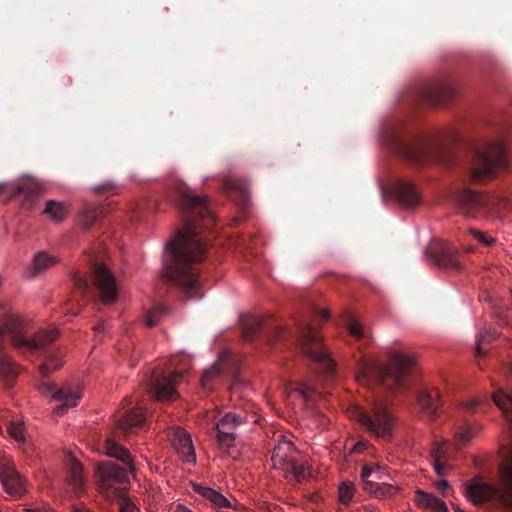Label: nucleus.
I'll list each match as a JSON object with an SVG mask.
<instances>
[{
  "instance_id": "0eeeda50",
  "label": "nucleus",
  "mask_w": 512,
  "mask_h": 512,
  "mask_svg": "<svg viewBox=\"0 0 512 512\" xmlns=\"http://www.w3.org/2000/svg\"><path fill=\"white\" fill-rule=\"evenodd\" d=\"M97 472L100 493L107 501L114 502L121 496L114 485L126 482L128 479L127 469L112 462H103L98 465Z\"/></svg>"
},
{
  "instance_id": "473e14b6",
  "label": "nucleus",
  "mask_w": 512,
  "mask_h": 512,
  "mask_svg": "<svg viewBox=\"0 0 512 512\" xmlns=\"http://www.w3.org/2000/svg\"><path fill=\"white\" fill-rule=\"evenodd\" d=\"M63 365V362L58 357L51 356L49 357L44 364H42L39 368L40 373L43 376L50 374L56 369L60 368Z\"/></svg>"
},
{
  "instance_id": "f704fd0d",
  "label": "nucleus",
  "mask_w": 512,
  "mask_h": 512,
  "mask_svg": "<svg viewBox=\"0 0 512 512\" xmlns=\"http://www.w3.org/2000/svg\"><path fill=\"white\" fill-rule=\"evenodd\" d=\"M221 370H222L221 362H218V363L214 364L212 367H210L209 369H207L204 372L202 380H201L203 388H205V389L209 388V385H208L209 381L212 380L214 377L220 375Z\"/></svg>"
},
{
  "instance_id": "09e8293b",
  "label": "nucleus",
  "mask_w": 512,
  "mask_h": 512,
  "mask_svg": "<svg viewBox=\"0 0 512 512\" xmlns=\"http://www.w3.org/2000/svg\"><path fill=\"white\" fill-rule=\"evenodd\" d=\"M369 467L372 468L373 471V474L370 477H373L377 481H382L384 479V473L381 471L378 464H374Z\"/></svg>"
},
{
  "instance_id": "052dcab7",
  "label": "nucleus",
  "mask_w": 512,
  "mask_h": 512,
  "mask_svg": "<svg viewBox=\"0 0 512 512\" xmlns=\"http://www.w3.org/2000/svg\"><path fill=\"white\" fill-rule=\"evenodd\" d=\"M509 369H510V371L512 372V363H510V365H509Z\"/></svg>"
},
{
  "instance_id": "c85d7f7f",
  "label": "nucleus",
  "mask_w": 512,
  "mask_h": 512,
  "mask_svg": "<svg viewBox=\"0 0 512 512\" xmlns=\"http://www.w3.org/2000/svg\"><path fill=\"white\" fill-rule=\"evenodd\" d=\"M44 213L48 215L52 221L61 222L65 218L67 210L62 203L50 200L46 204Z\"/></svg>"
},
{
  "instance_id": "864d4df0",
  "label": "nucleus",
  "mask_w": 512,
  "mask_h": 512,
  "mask_svg": "<svg viewBox=\"0 0 512 512\" xmlns=\"http://www.w3.org/2000/svg\"><path fill=\"white\" fill-rule=\"evenodd\" d=\"M437 487H438L439 489H441V490H445V489L449 488V487H450V485H449L448 481H446V480H441V481H439V482L437 483Z\"/></svg>"
},
{
  "instance_id": "9b49d317",
  "label": "nucleus",
  "mask_w": 512,
  "mask_h": 512,
  "mask_svg": "<svg viewBox=\"0 0 512 512\" xmlns=\"http://www.w3.org/2000/svg\"><path fill=\"white\" fill-rule=\"evenodd\" d=\"M0 482L4 491L12 498L21 497L26 492L24 479L7 455H0Z\"/></svg>"
},
{
  "instance_id": "3c124183",
  "label": "nucleus",
  "mask_w": 512,
  "mask_h": 512,
  "mask_svg": "<svg viewBox=\"0 0 512 512\" xmlns=\"http://www.w3.org/2000/svg\"><path fill=\"white\" fill-rule=\"evenodd\" d=\"M365 447H366L365 443L359 442V443L354 445L353 451L356 452V453H361V452H363L365 450Z\"/></svg>"
},
{
  "instance_id": "7c9ffc66",
  "label": "nucleus",
  "mask_w": 512,
  "mask_h": 512,
  "mask_svg": "<svg viewBox=\"0 0 512 512\" xmlns=\"http://www.w3.org/2000/svg\"><path fill=\"white\" fill-rule=\"evenodd\" d=\"M261 326L262 321L259 318H252L244 326L242 333L243 338L247 341L253 339L257 332L260 330Z\"/></svg>"
},
{
  "instance_id": "a18cd8bd",
  "label": "nucleus",
  "mask_w": 512,
  "mask_h": 512,
  "mask_svg": "<svg viewBox=\"0 0 512 512\" xmlns=\"http://www.w3.org/2000/svg\"><path fill=\"white\" fill-rule=\"evenodd\" d=\"M97 214H98L97 208H92L91 210H87L85 218H84V224L86 226L92 225L97 218Z\"/></svg>"
},
{
  "instance_id": "c756f323",
  "label": "nucleus",
  "mask_w": 512,
  "mask_h": 512,
  "mask_svg": "<svg viewBox=\"0 0 512 512\" xmlns=\"http://www.w3.org/2000/svg\"><path fill=\"white\" fill-rule=\"evenodd\" d=\"M42 193V186L35 181H30L23 185H18L15 194L25 195L28 198H37Z\"/></svg>"
},
{
  "instance_id": "603ef678",
  "label": "nucleus",
  "mask_w": 512,
  "mask_h": 512,
  "mask_svg": "<svg viewBox=\"0 0 512 512\" xmlns=\"http://www.w3.org/2000/svg\"><path fill=\"white\" fill-rule=\"evenodd\" d=\"M23 512H54L51 509L43 508V509H36V508H25L23 509Z\"/></svg>"
},
{
  "instance_id": "1a4fd4ad",
  "label": "nucleus",
  "mask_w": 512,
  "mask_h": 512,
  "mask_svg": "<svg viewBox=\"0 0 512 512\" xmlns=\"http://www.w3.org/2000/svg\"><path fill=\"white\" fill-rule=\"evenodd\" d=\"M38 390L41 394L62 403L54 411L59 416L64 415L69 408L76 407L82 396L79 384H67L58 388L52 383L43 382L39 385Z\"/></svg>"
},
{
  "instance_id": "a19ab883",
  "label": "nucleus",
  "mask_w": 512,
  "mask_h": 512,
  "mask_svg": "<svg viewBox=\"0 0 512 512\" xmlns=\"http://www.w3.org/2000/svg\"><path fill=\"white\" fill-rule=\"evenodd\" d=\"M116 501L119 502L120 512H139L136 505L128 499L119 497Z\"/></svg>"
},
{
  "instance_id": "de8ad7c7",
  "label": "nucleus",
  "mask_w": 512,
  "mask_h": 512,
  "mask_svg": "<svg viewBox=\"0 0 512 512\" xmlns=\"http://www.w3.org/2000/svg\"><path fill=\"white\" fill-rule=\"evenodd\" d=\"M433 467H434V471L439 475V476H442L444 474V470L445 469H448V468H451V466L447 463V462H438V461H433Z\"/></svg>"
},
{
  "instance_id": "58836bf2",
  "label": "nucleus",
  "mask_w": 512,
  "mask_h": 512,
  "mask_svg": "<svg viewBox=\"0 0 512 512\" xmlns=\"http://www.w3.org/2000/svg\"><path fill=\"white\" fill-rule=\"evenodd\" d=\"M402 153H403V156L406 157L407 159H409L410 161H413L416 164L422 163V160H421L422 151L420 150V148H413V149L406 148Z\"/></svg>"
},
{
  "instance_id": "8fccbe9b",
  "label": "nucleus",
  "mask_w": 512,
  "mask_h": 512,
  "mask_svg": "<svg viewBox=\"0 0 512 512\" xmlns=\"http://www.w3.org/2000/svg\"><path fill=\"white\" fill-rule=\"evenodd\" d=\"M170 512H193V511L182 504H177L171 508Z\"/></svg>"
},
{
  "instance_id": "f3484780",
  "label": "nucleus",
  "mask_w": 512,
  "mask_h": 512,
  "mask_svg": "<svg viewBox=\"0 0 512 512\" xmlns=\"http://www.w3.org/2000/svg\"><path fill=\"white\" fill-rule=\"evenodd\" d=\"M194 490L220 511H237L241 508V504L235 499L230 500L210 487L195 485Z\"/></svg>"
},
{
  "instance_id": "2f4dec72",
  "label": "nucleus",
  "mask_w": 512,
  "mask_h": 512,
  "mask_svg": "<svg viewBox=\"0 0 512 512\" xmlns=\"http://www.w3.org/2000/svg\"><path fill=\"white\" fill-rule=\"evenodd\" d=\"M354 497V485L350 482H343L339 486V500L342 504L348 505Z\"/></svg>"
},
{
  "instance_id": "6e6d98bb",
  "label": "nucleus",
  "mask_w": 512,
  "mask_h": 512,
  "mask_svg": "<svg viewBox=\"0 0 512 512\" xmlns=\"http://www.w3.org/2000/svg\"><path fill=\"white\" fill-rule=\"evenodd\" d=\"M73 512H91L89 509H87L86 507H75L73 509Z\"/></svg>"
},
{
  "instance_id": "37998d69",
  "label": "nucleus",
  "mask_w": 512,
  "mask_h": 512,
  "mask_svg": "<svg viewBox=\"0 0 512 512\" xmlns=\"http://www.w3.org/2000/svg\"><path fill=\"white\" fill-rule=\"evenodd\" d=\"M432 457H433V461L446 462V457H447L446 456V451L444 450L443 447H441L440 445L436 444L432 448Z\"/></svg>"
},
{
  "instance_id": "cd10ccee",
  "label": "nucleus",
  "mask_w": 512,
  "mask_h": 512,
  "mask_svg": "<svg viewBox=\"0 0 512 512\" xmlns=\"http://www.w3.org/2000/svg\"><path fill=\"white\" fill-rule=\"evenodd\" d=\"M495 405L505 416L512 414V390H499L492 396Z\"/></svg>"
},
{
  "instance_id": "ea45409f",
  "label": "nucleus",
  "mask_w": 512,
  "mask_h": 512,
  "mask_svg": "<svg viewBox=\"0 0 512 512\" xmlns=\"http://www.w3.org/2000/svg\"><path fill=\"white\" fill-rule=\"evenodd\" d=\"M347 329L349 331V333L355 337V338H358V339H362L365 337V333L360 325L359 322L355 321V320H352L348 326H347Z\"/></svg>"
},
{
  "instance_id": "f03ea898",
  "label": "nucleus",
  "mask_w": 512,
  "mask_h": 512,
  "mask_svg": "<svg viewBox=\"0 0 512 512\" xmlns=\"http://www.w3.org/2000/svg\"><path fill=\"white\" fill-rule=\"evenodd\" d=\"M23 319L19 315L6 313L0 320V340L4 334L12 335V344L15 348L24 351H36L54 341L58 336L56 328L41 329L33 338L23 334ZM18 375L16 363L0 352V376L6 381H12Z\"/></svg>"
},
{
  "instance_id": "20e7f679",
  "label": "nucleus",
  "mask_w": 512,
  "mask_h": 512,
  "mask_svg": "<svg viewBox=\"0 0 512 512\" xmlns=\"http://www.w3.org/2000/svg\"><path fill=\"white\" fill-rule=\"evenodd\" d=\"M271 462L272 468L290 481L300 482L310 475L309 469L302 462L300 453L291 441H280L274 447Z\"/></svg>"
},
{
  "instance_id": "ddd939ff",
  "label": "nucleus",
  "mask_w": 512,
  "mask_h": 512,
  "mask_svg": "<svg viewBox=\"0 0 512 512\" xmlns=\"http://www.w3.org/2000/svg\"><path fill=\"white\" fill-rule=\"evenodd\" d=\"M94 284L98 290L101 301L109 304L116 298L117 288L112 273L104 264L93 266Z\"/></svg>"
},
{
  "instance_id": "5701e85b",
  "label": "nucleus",
  "mask_w": 512,
  "mask_h": 512,
  "mask_svg": "<svg viewBox=\"0 0 512 512\" xmlns=\"http://www.w3.org/2000/svg\"><path fill=\"white\" fill-rule=\"evenodd\" d=\"M105 453L109 457H114L125 463L128 471L133 473L135 471L130 452L123 446L116 443L113 439L108 438L105 445Z\"/></svg>"
},
{
  "instance_id": "7ed1b4c3",
  "label": "nucleus",
  "mask_w": 512,
  "mask_h": 512,
  "mask_svg": "<svg viewBox=\"0 0 512 512\" xmlns=\"http://www.w3.org/2000/svg\"><path fill=\"white\" fill-rule=\"evenodd\" d=\"M413 358L403 353H393L388 367L383 368L377 363L361 364L362 378L375 376L380 382L391 389L401 387L407 377L408 370L413 364Z\"/></svg>"
},
{
  "instance_id": "aec40b11",
  "label": "nucleus",
  "mask_w": 512,
  "mask_h": 512,
  "mask_svg": "<svg viewBox=\"0 0 512 512\" xmlns=\"http://www.w3.org/2000/svg\"><path fill=\"white\" fill-rule=\"evenodd\" d=\"M284 393L288 404H293L295 400H299L306 405L310 402L314 389L305 383H288L284 387Z\"/></svg>"
},
{
  "instance_id": "4c0bfd02",
  "label": "nucleus",
  "mask_w": 512,
  "mask_h": 512,
  "mask_svg": "<svg viewBox=\"0 0 512 512\" xmlns=\"http://www.w3.org/2000/svg\"><path fill=\"white\" fill-rule=\"evenodd\" d=\"M9 434L12 438H14L19 443L25 442V436H24V428L21 422L14 421L11 422L9 426Z\"/></svg>"
},
{
  "instance_id": "2eb2a0df",
  "label": "nucleus",
  "mask_w": 512,
  "mask_h": 512,
  "mask_svg": "<svg viewBox=\"0 0 512 512\" xmlns=\"http://www.w3.org/2000/svg\"><path fill=\"white\" fill-rule=\"evenodd\" d=\"M181 379L182 375L178 372L161 375L153 380L149 392L157 401L174 399L177 395L175 386Z\"/></svg>"
},
{
  "instance_id": "4468645a",
  "label": "nucleus",
  "mask_w": 512,
  "mask_h": 512,
  "mask_svg": "<svg viewBox=\"0 0 512 512\" xmlns=\"http://www.w3.org/2000/svg\"><path fill=\"white\" fill-rule=\"evenodd\" d=\"M168 438L179 455L187 463H196V455L190 434L181 427H172L168 431Z\"/></svg>"
},
{
  "instance_id": "bb28decb",
  "label": "nucleus",
  "mask_w": 512,
  "mask_h": 512,
  "mask_svg": "<svg viewBox=\"0 0 512 512\" xmlns=\"http://www.w3.org/2000/svg\"><path fill=\"white\" fill-rule=\"evenodd\" d=\"M436 264L445 269H459L461 267L457 251L453 247H446L435 257Z\"/></svg>"
},
{
  "instance_id": "a878e982",
  "label": "nucleus",
  "mask_w": 512,
  "mask_h": 512,
  "mask_svg": "<svg viewBox=\"0 0 512 512\" xmlns=\"http://www.w3.org/2000/svg\"><path fill=\"white\" fill-rule=\"evenodd\" d=\"M57 261L58 259L56 256L45 251H39L33 256L31 262V272L34 275L39 274L55 265Z\"/></svg>"
},
{
  "instance_id": "f257e3e1",
  "label": "nucleus",
  "mask_w": 512,
  "mask_h": 512,
  "mask_svg": "<svg viewBox=\"0 0 512 512\" xmlns=\"http://www.w3.org/2000/svg\"><path fill=\"white\" fill-rule=\"evenodd\" d=\"M165 251L171 255L174 265H165L163 275L178 284L188 299H200L202 292L198 276L187 268L188 264L205 258L206 245L199 237L197 227L188 223L165 245Z\"/></svg>"
},
{
  "instance_id": "f8f14e48",
  "label": "nucleus",
  "mask_w": 512,
  "mask_h": 512,
  "mask_svg": "<svg viewBox=\"0 0 512 512\" xmlns=\"http://www.w3.org/2000/svg\"><path fill=\"white\" fill-rule=\"evenodd\" d=\"M246 416L227 412L216 424V440L218 448L228 453L235 443V431L238 426L246 421Z\"/></svg>"
},
{
  "instance_id": "72a5a7b5",
  "label": "nucleus",
  "mask_w": 512,
  "mask_h": 512,
  "mask_svg": "<svg viewBox=\"0 0 512 512\" xmlns=\"http://www.w3.org/2000/svg\"><path fill=\"white\" fill-rule=\"evenodd\" d=\"M473 437V428L466 424L463 427L459 429V431L456 433V444L457 446H464L466 445L471 438Z\"/></svg>"
},
{
  "instance_id": "6ab92c4d",
  "label": "nucleus",
  "mask_w": 512,
  "mask_h": 512,
  "mask_svg": "<svg viewBox=\"0 0 512 512\" xmlns=\"http://www.w3.org/2000/svg\"><path fill=\"white\" fill-rule=\"evenodd\" d=\"M394 193L400 203L407 208H412L419 202L418 192L409 181H398L394 185Z\"/></svg>"
},
{
  "instance_id": "39448f33",
  "label": "nucleus",
  "mask_w": 512,
  "mask_h": 512,
  "mask_svg": "<svg viewBox=\"0 0 512 512\" xmlns=\"http://www.w3.org/2000/svg\"><path fill=\"white\" fill-rule=\"evenodd\" d=\"M350 417L378 438L388 440L392 437L394 417L383 402L377 403L370 414L355 408L350 412Z\"/></svg>"
},
{
  "instance_id": "5fc2aeb1",
  "label": "nucleus",
  "mask_w": 512,
  "mask_h": 512,
  "mask_svg": "<svg viewBox=\"0 0 512 512\" xmlns=\"http://www.w3.org/2000/svg\"><path fill=\"white\" fill-rule=\"evenodd\" d=\"M319 315H320V317H322L325 320L329 319V311L328 310H325V309L321 310L319 312Z\"/></svg>"
},
{
  "instance_id": "6e6552de",
  "label": "nucleus",
  "mask_w": 512,
  "mask_h": 512,
  "mask_svg": "<svg viewBox=\"0 0 512 512\" xmlns=\"http://www.w3.org/2000/svg\"><path fill=\"white\" fill-rule=\"evenodd\" d=\"M298 341L306 356L315 362L325 364L328 372L333 370L334 362L331 359L329 352L322 345L318 333L309 323H306L301 327L298 335Z\"/></svg>"
},
{
  "instance_id": "a211bd4d",
  "label": "nucleus",
  "mask_w": 512,
  "mask_h": 512,
  "mask_svg": "<svg viewBox=\"0 0 512 512\" xmlns=\"http://www.w3.org/2000/svg\"><path fill=\"white\" fill-rule=\"evenodd\" d=\"M66 481L71 490L79 495L84 491L86 477L81 464L73 457L69 456L67 460Z\"/></svg>"
},
{
  "instance_id": "bf43d9fd",
  "label": "nucleus",
  "mask_w": 512,
  "mask_h": 512,
  "mask_svg": "<svg viewBox=\"0 0 512 512\" xmlns=\"http://www.w3.org/2000/svg\"><path fill=\"white\" fill-rule=\"evenodd\" d=\"M95 189H96V191H102V189L100 187H96Z\"/></svg>"
},
{
  "instance_id": "c9c22d12",
  "label": "nucleus",
  "mask_w": 512,
  "mask_h": 512,
  "mask_svg": "<svg viewBox=\"0 0 512 512\" xmlns=\"http://www.w3.org/2000/svg\"><path fill=\"white\" fill-rule=\"evenodd\" d=\"M166 313V308L164 306H156L152 309V311L145 318V323L148 327H154L159 322V319L162 315Z\"/></svg>"
},
{
  "instance_id": "680f3d73",
  "label": "nucleus",
  "mask_w": 512,
  "mask_h": 512,
  "mask_svg": "<svg viewBox=\"0 0 512 512\" xmlns=\"http://www.w3.org/2000/svg\"><path fill=\"white\" fill-rule=\"evenodd\" d=\"M2 186H3V184H2V183H0V187H2Z\"/></svg>"
},
{
  "instance_id": "4d7b16f0",
  "label": "nucleus",
  "mask_w": 512,
  "mask_h": 512,
  "mask_svg": "<svg viewBox=\"0 0 512 512\" xmlns=\"http://www.w3.org/2000/svg\"><path fill=\"white\" fill-rule=\"evenodd\" d=\"M104 329V326L103 324H98L94 327V330L95 331H102Z\"/></svg>"
},
{
  "instance_id": "e433bc0d",
  "label": "nucleus",
  "mask_w": 512,
  "mask_h": 512,
  "mask_svg": "<svg viewBox=\"0 0 512 512\" xmlns=\"http://www.w3.org/2000/svg\"><path fill=\"white\" fill-rule=\"evenodd\" d=\"M469 234L479 243H481L484 246H491L495 242V238L487 235L486 233L479 231L475 228L469 229Z\"/></svg>"
},
{
  "instance_id": "4be33fe9",
  "label": "nucleus",
  "mask_w": 512,
  "mask_h": 512,
  "mask_svg": "<svg viewBox=\"0 0 512 512\" xmlns=\"http://www.w3.org/2000/svg\"><path fill=\"white\" fill-rule=\"evenodd\" d=\"M415 503L418 507L430 509L433 512H447L448 510L444 501L420 489L415 492Z\"/></svg>"
},
{
  "instance_id": "dca6fc26",
  "label": "nucleus",
  "mask_w": 512,
  "mask_h": 512,
  "mask_svg": "<svg viewBox=\"0 0 512 512\" xmlns=\"http://www.w3.org/2000/svg\"><path fill=\"white\" fill-rule=\"evenodd\" d=\"M372 474V468L363 467L361 470V480L363 482L364 489L373 494L376 498H392L400 491L399 486L387 484L384 482L378 483L373 480H369Z\"/></svg>"
},
{
  "instance_id": "9d476101",
  "label": "nucleus",
  "mask_w": 512,
  "mask_h": 512,
  "mask_svg": "<svg viewBox=\"0 0 512 512\" xmlns=\"http://www.w3.org/2000/svg\"><path fill=\"white\" fill-rule=\"evenodd\" d=\"M495 200L480 195L472 190H462L456 197V206L459 212L467 217L478 218L495 205Z\"/></svg>"
},
{
  "instance_id": "b1692460",
  "label": "nucleus",
  "mask_w": 512,
  "mask_h": 512,
  "mask_svg": "<svg viewBox=\"0 0 512 512\" xmlns=\"http://www.w3.org/2000/svg\"><path fill=\"white\" fill-rule=\"evenodd\" d=\"M176 198L178 203L185 209H204L207 198L204 196H196L191 193L190 190L185 187L179 188L176 191Z\"/></svg>"
},
{
  "instance_id": "c03bdc74",
  "label": "nucleus",
  "mask_w": 512,
  "mask_h": 512,
  "mask_svg": "<svg viewBox=\"0 0 512 512\" xmlns=\"http://www.w3.org/2000/svg\"><path fill=\"white\" fill-rule=\"evenodd\" d=\"M495 337V333H485V334H482L480 333L478 336H477V346H476V352L478 355H481L483 353L482 349H481V343L483 341H486V340H490L492 338Z\"/></svg>"
},
{
  "instance_id": "423d86ee",
  "label": "nucleus",
  "mask_w": 512,
  "mask_h": 512,
  "mask_svg": "<svg viewBox=\"0 0 512 512\" xmlns=\"http://www.w3.org/2000/svg\"><path fill=\"white\" fill-rule=\"evenodd\" d=\"M506 163V152L501 143L485 144L476 152L472 178L474 180H481L484 176L503 169Z\"/></svg>"
},
{
  "instance_id": "13d9d810",
  "label": "nucleus",
  "mask_w": 512,
  "mask_h": 512,
  "mask_svg": "<svg viewBox=\"0 0 512 512\" xmlns=\"http://www.w3.org/2000/svg\"><path fill=\"white\" fill-rule=\"evenodd\" d=\"M274 333H275L276 335L281 334V333H282V328H281V327H276V328L274 329Z\"/></svg>"
},
{
  "instance_id": "79ce46f5",
  "label": "nucleus",
  "mask_w": 512,
  "mask_h": 512,
  "mask_svg": "<svg viewBox=\"0 0 512 512\" xmlns=\"http://www.w3.org/2000/svg\"><path fill=\"white\" fill-rule=\"evenodd\" d=\"M72 277H73V280L75 282V285L80 290L86 292L89 289L88 281L78 271L73 272Z\"/></svg>"
},
{
  "instance_id": "393cba45",
  "label": "nucleus",
  "mask_w": 512,
  "mask_h": 512,
  "mask_svg": "<svg viewBox=\"0 0 512 512\" xmlns=\"http://www.w3.org/2000/svg\"><path fill=\"white\" fill-rule=\"evenodd\" d=\"M145 420V415L140 408L129 411L125 417L118 421L117 427L124 434L128 435L134 432V428L140 427Z\"/></svg>"
},
{
  "instance_id": "49530a36",
  "label": "nucleus",
  "mask_w": 512,
  "mask_h": 512,
  "mask_svg": "<svg viewBox=\"0 0 512 512\" xmlns=\"http://www.w3.org/2000/svg\"><path fill=\"white\" fill-rule=\"evenodd\" d=\"M481 403H482V400L480 398H472L470 400L464 401L462 403V407L466 410H474Z\"/></svg>"
},
{
  "instance_id": "412c9836",
  "label": "nucleus",
  "mask_w": 512,
  "mask_h": 512,
  "mask_svg": "<svg viewBox=\"0 0 512 512\" xmlns=\"http://www.w3.org/2000/svg\"><path fill=\"white\" fill-rule=\"evenodd\" d=\"M439 392L437 390L427 391L421 389L417 391V402L422 413L430 418L437 415Z\"/></svg>"
}]
</instances>
